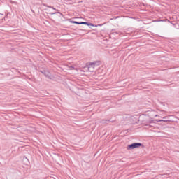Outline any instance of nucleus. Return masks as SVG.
Here are the masks:
<instances>
[{"label": "nucleus", "mask_w": 179, "mask_h": 179, "mask_svg": "<svg viewBox=\"0 0 179 179\" xmlns=\"http://www.w3.org/2000/svg\"><path fill=\"white\" fill-rule=\"evenodd\" d=\"M140 146H142V143H134L132 144H130L127 146V149L129 150L131 149H136V148H140Z\"/></svg>", "instance_id": "1"}, {"label": "nucleus", "mask_w": 179, "mask_h": 179, "mask_svg": "<svg viewBox=\"0 0 179 179\" xmlns=\"http://www.w3.org/2000/svg\"><path fill=\"white\" fill-rule=\"evenodd\" d=\"M70 23H73V24H85L86 26H92V27H94V24L89 22H78L76 21H70Z\"/></svg>", "instance_id": "2"}, {"label": "nucleus", "mask_w": 179, "mask_h": 179, "mask_svg": "<svg viewBox=\"0 0 179 179\" xmlns=\"http://www.w3.org/2000/svg\"><path fill=\"white\" fill-rule=\"evenodd\" d=\"M96 65H97V62H90L88 64V69H90V68H96Z\"/></svg>", "instance_id": "3"}, {"label": "nucleus", "mask_w": 179, "mask_h": 179, "mask_svg": "<svg viewBox=\"0 0 179 179\" xmlns=\"http://www.w3.org/2000/svg\"><path fill=\"white\" fill-rule=\"evenodd\" d=\"M98 26H101V24L95 25V27H98Z\"/></svg>", "instance_id": "4"}]
</instances>
